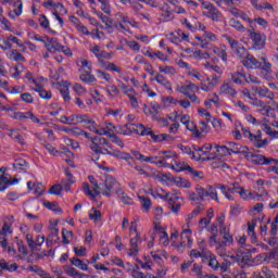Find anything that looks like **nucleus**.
I'll list each match as a JSON object with an SVG mask.
<instances>
[{
  "mask_svg": "<svg viewBox=\"0 0 278 278\" xmlns=\"http://www.w3.org/2000/svg\"><path fill=\"white\" fill-rule=\"evenodd\" d=\"M97 188L103 197H112L121 192V184L112 176H106L104 182H100Z\"/></svg>",
  "mask_w": 278,
  "mask_h": 278,
  "instance_id": "obj_1",
  "label": "nucleus"
},
{
  "mask_svg": "<svg viewBox=\"0 0 278 278\" xmlns=\"http://www.w3.org/2000/svg\"><path fill=\"white\" fill-rule=\"evenodd\" d=\"M205 197H210L213 201L218 203V193L214 187L203 188L201 185H197L195 192L189 193V201H204Z\"/></svg>",
  "mask_w": 278,
  "mask_h": 278,
  "instance_id": "obj_2",
  "label": "nucleus"
},
{
  "mask_svg": "<svg viewBox=\"0 0 278 278\" xmlns=\"http://www.w3.org/2000/svg\"><path fill=\"white\" fill-rule=\"evenodd\" d=\"M211 149L212 143H205L203 147L193 146V160H195L197 162H200V160H202V162H210L212 160H216L218 155H216V152L210 153Z\"/></svg>",
  "mask_w": 278,
  "mask_h": 278,
  "instance_id": "obj_3",
  "label": "nucleus"
},
{
  "mask_svg": "<svg viewBox=\"0 0 278 278\" xmlns=\"http://www.w3.org/2000/svg\"><path fill=\"white\" fill-rule=\"evenodd\" d=\"M241 131L244 138H249L250 142H252V144L256 147V149H262L263 147H266V144H268V139H262V130H257L254 135L249 128L242 127Z\"/></svg>",
  "mask_w": 278,
  "mask_h": 278,
  "instance_id": "obj_4",
  "label": "nucleus"
},
{
  "mask_svg": "<svg viewBox=\"0 0 278 278\" xmlns=\"http://www.w3.org/2000/svg\"><path fill=\"white\" fill-rule=\"evenodd\" d=\"M88 147L93 153H96V155H101V153H103L104 147H109V149H112V146H110V142H108V139L99 136L92 137Z\"/></svg>",
  "mask_w": 278,
  "mask_h": 278,
  "instance_id": "obj_5",
  "label": "nucleus"
},
{
  "mask_svg": "<svg viewBox=\"0 0 278 278\" xmlns=\"http://www.w3.org/2000/svg\"><path fill=\"white\" fill-rule=\"evenodd\" d=\"M248 31L250 34V40H252V49H254V51H262V49L266 47V36L256 33L255 28L252 26Z\"/></svg>",
  "mask_w": 278,
  "mask_h": 278,
  "instance_id": "obj_6",
  "label": "nucleus"
},
{
  "mask_svg": "<svg viewBox=\"0 0 278 278\" xmlns=\"http://www.w3.org/2000/svg\"><path fill=\"white\" fill-rule=\"evenodd\" d=\"M224 38L227 40L228 45H230V49L239 58H244V55H247V48H244L242 43L238 42V40L229 35H224Z\"/></svg>",
  "mask_w": 278,
  "mask_h": 278,
  "instance_id": "obj_7",
  "label": "nucleus"
},
{
  "mask_svg": "<svg viewBox=\"0 0 278 278\" xmlns=\"http://www.w3.org/2000/svg\"><path fill=\"white\" fill-rule=\"evenodd\" d=\"M241 64L245 68L252 70V71H257L260 67V60H257L253 54L249 53V50H247V54L243 56H240Z\"/></svg>",
  "mask_w": 278,
  "mask_h": 278,
  "instance_id": "obj_8",
  "label": "nucleus"
},
{
  "mask_svg": "<svg viewBox=\"0 0 278 278\" xmlns=\"http://www.w3.org/2000/svg\"><path fill=\"white\" fill-rule=\"evenodd\" d=\"M202 5H204V10H207L206 13H204V16H207V18H211V21L217 22L218 18H220L222 14L216 7L212 3L202 2Z\"/></svg>",
  "mask_w": 278,
  "mask_h": 278,
  "instance_id": "obj_9",
  "label": "nucleus"
},
{
  "mask_svg": "<svg viewBox=\"0 0 278 278\" xmlns=\"http://www.w3.org/2000/svg\"><path fill=\"white\" fill-rule=\"evenodd\" d=\"M227 147H228L230 155H231V153H235L236 155L242 153L243 155H245V157H249V148L248 147L238 146V143L231 142V141L227 142Z\"/></svg>",
  "mask_w": 278,
  "mask_h": 278,
  "instance_id": "obj_10",
  "label": "nucleus"
},
{
  "mask_svg": "<svg viewBox=\"0 0 278 278\" xmlns=\"http://www.w3.org/2000/svg\"><path fill=\"white\" fill-rule=\"evenodd\" d=\"M11 5L13 10L9 12L10 18H16V16H21L23 14V1L12 0Z\"/></svg>",
  "mask_w": 278,
  "mask_h": 278,
  "instance_id": "obj_11",
  "label": "nucleus"
},
{
  "mask_svg": "<svg viewBox=\"0 0 278 278\" xmlns=\"http://www.w3.org/2000/svg\"><path fill=\"white\" fill-rule=\"evenodd\" d=\"M252 157V162L253 164H255L256 166H268V164H270V162H274V159H266V156L262 155V154H251L249 153L248 156Z\"/></svg>",
  "mask_w": 278,
  "mask_h": 278,
  "instance_id": "obj_12",
  "label": "nucleus"
},
{
  "mask_svg": "<svg viewBox=\"0 0 278 278\" xmlns=\"http://www.w3.org/2000/svg\"><path fill=\"white\" fill-rule=\"evenodd\" d=\"M129 131H135L138 136H150L151 128H147L142 124H129Z\"/></svg>",
  "mask_w": 278,
  "mask_h": 278,
  "instance_id": "obj_13",
  "label": "nucleus"
},
{
  "mask_svg": "<svg viewBox=\"0 0 278 278\" xmlns=\"http://www.w3.org/2000/svg\"><path fill=\"white\" fill-rule=\"evenodd\" d=\"M47 38V43H46V49L48 51H58L59 53H61L64 49V46L60 45V42L58 41V39H53V38Z\"/></svg>",
  "mask_w": 278,
  "mask_h": 278,
  "instance_id": "obj_14",
  "label": "nucleus"
},
{
  "mask_svg": "<svg viewBox=\"0 0 278 278\" xmlns=\"http://www.w3.org/2000/svg\"><path fill=\"white\" fill-rule=\"evenodd\" d=\"M72 184H75V177H73V174L71 172L65 170V178L61 180V186L65 192H68L71 190Z\"/></svg>",
  "mask_w": 278,
  "mask_h": 278,
  "instance_id": "obj_15",
  "label": "nucleus"
},
{
  "mask_svg": "<svg viewBox=\"0 0 278 278\" xmlns=\"http://www.w3.org/2000/svg\"><path fill=\"white\" fill-rule=\"evenodd\" d=\"M142 242L140 235L137 233L136 237L130 239V249L128 251V255L132 257L134 255H138V244Z\"/></svg>",
  "mask_w": 278,
  "mask_h": 278,
  "instance_id": "obj_16",
  "label": "nucleus"
},
{
  "mask_svg": "<svg viewBox=\"0 0 278 278\" xmlns=\"http://www.w3.org/2000/svg\"><path fill=\"white\" fill-rule=\"evenodd\" d=\"M97 186L99 185H94L93 191H92L90 190V185H88V182H84L83 191L85 192V194H87V197H92V199H94V197H99V194H101V191H99V188Z\"/></svg>",
  "mask_w": 278,
  "mask_h": 278,
  "instance_id": "obj_17",
  "label": "nucleus"
},
{
  "mask_svg": "<svg viewBox=\"0 0 278 278\" xmlns=\"http://www.w3.org/2000/svg\"><path fill=\"white\" fill-rule=\"evenodd\" d=\"M108 155H112V157H116L117 160H125V162H129L131 160V154L127 152H121L119 150H111V152H106Z\"/></svg>",
  "mask_w": 278,
  "mask_h": 278,
  "instance_id": "obj_18",
  "label": "nucleus"
},
{
  "mask_svg": "<svg viewBox=\"0 0 278 278\" xmlns=\"http://www.w3.org/2000/svg\"><path fill=\"white\" fill-rule=\"evenodd\" d=\"M258 62H260V66H258L260 71H264L265 73H270V68H273V64L268 62V58L265 54L258 58Z\"/></svg>",
  "mask_w": 278,
  "mask_h": 278,
  "instance_id": "obj_19",
  "label": "nucleus"
},
{
  "mask_svg": "<svg viewBox=\"0 0 278 278\" xmlns=\"http://www.w3.org/2000/svg\"><path fill=\"white\" fill-rule=\"evenodd\" d=\"M201 251L191 250L189 255L190 257H207L210 255V251L205 250V243H200Z\"/></svg>",
  "mask_w": 278,
  "mask_h": 278,
  "instance_id": "obj_20",
  "label": "nucleus"
},
{
  "mask_svg": "<svg viewBox=\"0 0 278 278\" xmlns=\"http://www.w3.org/2000/svg\"><path fill=\"white\" fill-rule=\"evenodd\" d=\"M220 94H228L229 97L236 98L238 94V91L233 87H231L229 84H224L219 88Z\"/></svg>",
  "mask_w": 278,
  "mask_h": 278,
  "instance_id": "obj_21",
  "label": "nucleus"
},
{
  "mask_svg": "<svg viewBox=\"0 0 278 278\" xmlns=\"http://www.w3.org/2000/svg\"><path fill=\"white\" fill-rule=\"evenodd\" d=\"M170 197L169 193H166L165 194V199L168 201L169 203V208L172 212H174V214H178V212L181 210V204L180 203H177L175 202V199L177 198H168Z\"/></svg>",
  "mask_w": 278,
  "mask_h": 278,
  "instance_id": "obj_22",
  "label": "nucleus"
},
{
  "mask_svg": "<svg viewBox=\"0 0 278 278\" xmlns=\"http://www.w3.org/2000/svg\"><path fill=\"white\" fill-rule=\"evenodd\" d=\"M227 48L225 46L222 47H215L213 48V53H215V55H217L218 58H220L225 64H227Z\"/></svg>",
  "mask_w": 278,
  "mask_h": 278,
  "instance_id": "obj_23",
  "label": "nucleus"
},
{
  "mask_svg": "<svg viewBox=\"0 0 278 278\" xmlns=\"http://www.w3.org/2000/svg\"><path fill=\"white\" fill-rule=\"evenodd\" d=\"M231 79L233 84H238L239 86H242L243 81L247 79V74L244 72H237L231 74Z\"/></svg>",
  "mask_w": 278,
  "mask_h": 278,
  "instance_id": "obj_24",
  "label": "nucleus"
},
{
  "mask_svg": "<svg viewBox=\"0 0 278 278\" xmlns=\"http://www.w3.org/2000/svg\"><path fill=\"white\" fill-rule=\"evenodd\" d=\"M131 154L139 162H151V160H157V156H144V155H142V153H140L139 151H136V150H131Z\"/></svg>",
  "mask_w": 278,
  "mask_h": 278,
  "instance_id": "obj_25",
  "label": "nucleus"
},
{
  "mask_svg": "<svg viewBox=\"0 0 278 278\" xmlns=\"http://www.w3.org/2000/svg\"><path fill=\"white\" fill-rule=\"evenodd\" d=\"M228 192H230V194H240L241 199H247V191H244V189H242V187H238L236 186V184L232 185V187L228 188Z\"/></svg>",
  "mask_w": 278,
  "mask_h": 278,
  "instance_id": "obj_26",
  "label": "nucleus"
},
{
  "mask_svg": "<svg viewBox=\"0 0 278 278\" xmlns=\"http://www.w3.org/2000/svg\"><path fill=\"white\" fill-rule=\"evenodd\" d=\"M65 273L70 277H74V278H84V277H86V274H81V273L77 271V269H75L72 266H66L65 267Z\"/></svg>",
  "mask_w": 278,
  "mask_h": 278,
  "instance_id": "obj_27",
  "label": "nucleus"
},
{
  "mask_svg": "<svg viewBox=\"0 0 278 278\" xmlns=\"http://www.w3.org/2000/svg\"><path fill=\"white\" fill-rule=\"evenodd\" d=\"M154 79L161 86H164V88H166L167 90H172L173 89L172 86H170V81H168V79H166V77H164L162 74H157Z\"/></svg>",
  "mask_w": 278,
  "mask_h": 278,
  "instance_id": "obj_28",
  "label": "nucleus"
},
{
  "mask_svg": "<svg viewBox=\"0 0 278 278\" xmlns=\"http://www.w3.org/2000/svg\"><path fill=\"white\" fill-rule=\"evenodd\" d=\"M71 264L73 266H76V268H79L80 270H88V264L84 263L80 258L73 257L70 260Z\"/></svg>",
  "mask_w": 278,
  "mask_h": 278,
  "instance_id": "obj_29",
  "label": "nucleus"
},
{
  "mask_svg": "<svg viewBox=\"0 0 278 278\" xmlns=\"http://www.w3.org/2000/svg\"><path fill=\"white\" fill-rule=\"evenodd\" d=\"M206 260H208V266L213 268V270H218L220 268V263H218L216 256L212 255V252H210Z\"/></svg>",
  "mask_w": 278,
  "mask_h": 278,
  "instance_id": "obj_30",
  "label": "nucleus"
},
{
  "mask_svg": "<svg viewBox=\"0 0 278 278\" xmlns=\"http://www.w3.org/2000/svg\"><path fill=\"white\" fill-rule=\"evenodd\" d=\"M217 223L219 225L220 236H225V233H229V231H227V227H225V214H222V216H217Z\"/></svg>",
  "mask_w": 278,
  "mask_h": 278,
  "instance_id": "obj_31",
  "label": "nucleus"
},
{
  "mask_svg": "<svg viewBox=\"0 0 278 278\" xmlns=\"http://www.w3.org/2000/svg\"><path fill=\"white\" fill-rule=\"evenodd\" d=\"M90 220H93V223H100L101 220V211L92 207L89 213Z\"/></svg>",
  "mask_w": 278,
  "mask_h": 278,
  "instance_id": "obj_32",
  "label": "nucleus"
},
{
  "mask_svg": "<svg viewBox=\"0 0 278 278\" xmlns=\"http://www.w3.org/2000/svg\"><path fill=\"white\" fill-rule=\"evenodd\" d=\"M162 10V18L164 21H173V13H170V10L168 8V4H165L161 8Z\"/></svg>",
  "mask_w": 278,
  "mask_h": 278,
  "instance_id": "obj_33",
  "label": "nucleus"
},
{
  "mask_svg": "<svg viewBox=\"0 0 278 278\" xmlns=\"http://www.w3.org/2000/svg\"><path fill=\"white\" fill-rule=\"evenodd\" d=\"M229 25H230V27H232L233 29H237V31H245V30H247V29L244 28V26L240 23V21H238V20H236V18H230Z\"/></svg>",
  "mask_w": 278,
  "mask_h": 278,
  "instance_id": "obj_34",
  "label": "nucleus"
},
{
  "mask_svg": "<svg viewBox=\"0 0 278 278\" xmlns=\"http://www.w3.org/2000/svg\"><path fill=\"white\" fill-rule=\"evenodd\" d=\"M13 167L17 168V170H25L27 168V161L25 159H16Z\"/></svg>",
  "mask_w": 278,
  "mask_h": 278,
  "instance_id": "obj_35",
  "label": "nucleus"
},
{
  "mask_svg": "<svg viewBox=\"0 0 278 278\" xmlns=\"http://www.w3.org/2000/svg\"><path fill=\"white\" fill-rule=\"evenodd\" d=\"M216 153L220 155V157H225V155H231V152H229V148L227 146H215Z\"/></svg>",
  "mask_w": 278,
  "mask_h": 278,
  "instance_id": "obj_36",
  "label": "nucleus"
},
{
  "mask_svg": "<svg viewBox=\"0 0 278 278\" xmlns=\"http://www.w3.org/2000/svg\"><path fill=\"white\" fill-rule=\"evenodd\" d=\"M10 60H14V62H25V56L21 54V52L16 50H12L10 52Z\"/></svg>",
  "mask_w": 278,
  "mask_h": 278,
  "instance_id": "obj_37",
  "label": "nucleus"
},
{
  "mask_svg": "<svg viewBox=\"0 0 278 278\" xmlns=\"http://www.w3.org/2000/svg\"><path fill=\"white\" fill-rule=\"evenodd\" d=\"M146 55L151 59L157 58L159 60H162V62H166V60H168V58L166 55H164V53H162L161 51H157L154 53L148 51V52H146Z\"/></svg>",
  "mask_w": 278,
  "mask_h": 278,
  "instance_id": "obj_38",
  "label": "nucleus"
},
{
  "mask_svg": "<svg viewBox=\"0 0 278 278\" xmlns=\"http://www.w3.org/2000/svg\"><path fill=\"white\" fill-rule=\"evenodd\" d=\"M173 170H176V173H182V170H188L190 168V165L188 163H176L175 165H172Z\"/></svg>",
  "mask_w": 278,
  "mask_h": 278,
  "instance_id": "obj_39",
  "label": "nucleus"
},
{
  "mask_svg": "<svg viewBox=\"0 0 278 278\" xmlns=\"http://www.w3.org/2000/svg\"><path fill=\"white\" fill-rule=\"evenodd\" d=\"M191 273L198 278H203V266L194 263Z\"/></svg>",
  "mask_w": 278,
  "mask_h": 278,
  "instance_id": "obj_40",
  "label": "nucleus"
},
{
  "mask_svg": "<svg viewBox=\"0 0 278 278\" xmlns=\"http://www.w3.org/2000/svg\"><path fill=\"white\" fill-rule=\"evenodd\" d=\"M193 58H195V60H210V53L207 52H203L202 50H195L193 51Z\"/></svg>",
  "mask_w": 278,
  "mask_h": 278,
  "instance_id": "obj_41",
  "label": "nucleus"
},
{
  "mask_svg": "<svg viewBox=\"0 0 278 278\" xmlns=\"http://www.w3.org/2000/svg\"><path fill=\"white\" fill-rule=\"evenodd\" d=\"M60 121H61V123H63V125H75L76 116H75V114L71 115L70 117L66 115H62Z\"/></svg>",
  "mask_w": 278,
  "mask_h": 278,
  "instance_id": "obj_42",
  "label": "nucleus"
},
{
  "mask_svg": "<svg viewBox=\"0 0 278 278\" xmlns=\"http://www.w3.org/2000/svg\"><path fill=\"white\" fill-rule=\"evenodd\" d=\"M68 238H73V231L66 230V228L62 229V242L63 244H71V241H68Z\"/></svg>",
  "mask_w": 278,
  "mask_h": 278,
  "instance_id": "obj_43",
  "label": "nucleus"
},
{
  "mask_svg": "<svg viewBox=\"0 0 278 278\" xmlns=\"http://www.w3.org/2000/svg\"><path fill=\"white\" fill-rule=\"evenodd\" d=\"M201 212H203V206H197L188 216H187V225H190V220L194 217V216H199L201 214Z\"/></svg>",
  "mask_w": 278,
  "mask_h": 278,
  "instance_id": "obj_44",
  "label": "nucleus"
},
{
  "mask_svg": "<svg viewBox=\"0 0 278 278\" xmlns=\"http://www.w3.org/2000/svg\"><path fill=\"white\" fill-rule=\"evenodd\" d=\"M58 225V223H55L54 225H50V233L48 236V238L54 240V238H56V240H60V237H58V233H60V229H58L55 226Z\"/></svg>",
  "mask_w": 278,
  "mask_h": 278,
  "instance_id": "obj_45",
  "label": "nucleus"
},
{
  "mask_svg": "<svg viewBox=\"0 0 278 278\" xmlns=\"http://www.w3.org/2000/svg\"><path fill=\"white\" fill-rule=\"evenodd\" d=\"M80 79L85 84H94V81H97V78L94 77V75H91L89 73H85V74L80 75Z\"/></svg>",
  "mask_w": 278,
  "mask_h": 278,
  "instance_id": "obj_46",
  "label": "nucleus"
},
{
  "mask_svg": "<svg viewBox=\"0 0 278 278\" xmlns=\"http://www.w3.org/2000/svg\"><path fill=\"white\" fill-rule=\"evenodd\" d=\"M210 121V117H206V121H200V131H202V134H210V125H207Z\"/></svg>",
  "mask_w": 278,
  "mask_h": 278,
  "instance_id": "obj_47",
  "label": "nucleus"
},
{
  "mask_svg": "<svg viewBox=\"0 0 278 278\" xmlns=\"http://www.w3.org/2000/svg\"><path fill=\"white\" fill-rule=\"evenodd\" d=\"M258 97H266L273 101V99H275V93H273L268 88H263L260 90Z\"/></svg>",
  "mask_w": 278,
  "mask_h": 278,
  "instance_id": "obj_48",
  "label": "nucleus"
},
{
  "mask_svg": "<svg viewBox=\"0 0 278 278\" xmlns=\"http://www.w3.org/2000/svg\"><path fill=\"white\" fill-rule=\"evenodd\" d=\"M103 66L105 71H112L113 73H121V68H118V66H116V64L114 63L103 62Z\"/></svg>",
  "mask_w": 278,
  "mask_h": 278,
  "instance_id": "obj_49",
  "label": "nucleus"
},
{
  "mask_svg": "<svg viewBox=\"0 0 278 278\" xmlns=\"http://www.w3.org/2000/svg\"><path fill=\"white\" fill-rule=\"evenodd\" d=\"M62 190H64L62 185H54L50 188L49 193L50 194H55L56 197H60L62 194Z\"/></svg>",
  "mask_w": 278,
  "mask_h": 278,
  "instance_id": "obj_50",
  "label": "nucleus"
},
{
  "mask_svg": "<svg viewBox=\"0 0 278 278\" xmlns=\"http://www.w3.org/2000/svg\"><path fill=\"white\" fill-rule=\"evenodd\" d=\"M159 236H160V242L164 244V247H168V233L164 230H159Z\"/></svg>",
  "mask_w": 278,
  "mask_h": 278,
  "instance_id": "obj_51",
  "label": "nucleus"
},
{
  "mask_svg": "<svg viewBox=\"0 0 278 278\" xmlns=\"http://www.w3.org/2000/svg\"><path fill=\"white\" fill-rule=\"evenodd\" d=\"M109 138L111 139V142H113L114 144H117V147H121V149L125 147V143H123V140H121L118 136L111 134L109 135Z\"/></svg>",
  "mask_w": 278,
  "mask_h": 278,
  "instance_id": "obj_52",
  "label": "nucleus"
},
{
  "mask_svg": "<svg viewBox=\"0 0 278 278\" xmlns=\"http://www.w3.org/2000/svg\"><path fill=\"white\" fill-rule=\"evenodd\" d=\"M228 245L226 243H224V241H217V243L215 244V249L218 253V255H225V248H227Z\"/></svg>",
  "mask_w": 278,
  "mask_h": 278,
  "instance_id": "obj_53",
  "label": "nucleus"
},
{
  "mask_svg": "<svg viewBox=\"0 0 278 278\" xmlns=\"http://www.w3.org/2000/svg\"><path fill=\"white\" fill-rule=\"evenodd\" d=\"M150 136L154 142H164V138H168L167 134L154 135L153 130H151Z\"/></svg>",
  "mask_w": 278,
  "mask_h": 278,
  "instance_id": "obj_54",
  "label": "nucleus"
},
{
  "mask_svg": "<svg viewBox=\"0 0 278 278\" xmlns=\"http://www.w3.org/2000/svg\"><path fill=\"white\" fill-rule=\"evenodd\" d=\"M118 199H121V201H123L125 203V205H129V201H131V199L129 197H127V194L125 193V191H123V189H119V192L116 193Z\"/></svg>",
  "mask_w": 278,
  "mask_h": 278,
  "instance_id": "obj_55",
  "label": "nucleus"
},
{
  "mask_svg": "<svg viewBox=\"0 0 278 278\" xmlns=\"http://www.w3.org/2000/svg\"><path fill=\"white\" fill-rule=\"evenodd\" d=\"M139 199L141 201L142 207H144V210H147V212H149V210L151 208V199H149L147 197H139Z\"/></svg>",
  "mask_w": 278,
  "mask_h": 278,
  "instance_id": "obj_56",
  "label": "nucleus"
},
{
  "mask_svg": "<svg viewBox=\"0 0 278 278\" xmlns=\"http://www.w3.org/2000/svg\"><path fill=\"white\" fill-rule=\"evenodd\" d=\"M182 236H185V238L187 239L188 249H192V239L190 238V236H192V230H190V229H185V230L182 231Z\"/></svg>",
  "mask_w": 278,
  "mask_h": 278,
  "instance_id": "obj_57",
  "label": "nucleus"
},
{
  "mask_svg": "<svg viewBox=\"0 0 278 278\" xmlns=\"http://www.w3.org/2000/svg\"><path fill=\"white\" fill-rule=\"evenodd\" d=\"M17 250L22 253L23 257L28 255L27 247L23 243V241H17Z\"/></svg>",
  "mask_w": 278,
  "mask_h": 278,
  "instance_id": "obj_58",
  "label": "nucleus"
},
{
  "mask_svg": "<svg viewBox=\"0 0 278 278\" xmlns=\"http://www.w3.org/2000/svg\"><path fill=\"white\" fill-rule=\"evenodd\" d=\"M106 90H108L109 94H111V97H118V94H121L118 87H116L114 85L106 87Z\"/></svg>",
  "mask_w": 278,
  "mask_h": 278,
  "instance_id": "obj_59",
  "label": "nucleus"
},
{
  "mask_svg": "<svg viewBox=\"0 0 278 278\" xmlns=\"http://www.w3.org/2000/svg\"><path fill=\"white\" fill-rule=\"evenodd\" d=\"M27 116H30L29 115V112H15L13 114V118H15V121H25V118H27Z\"/></svg>",
  "mask_w": 278,
  "mask_h": 278,
  "instance_id": "obj_60",
  "label": "nucleus"
},
{
  "mask_svg": "<svg viewBox=\"0 0 278 278\" xmlns=\"http://www.w3.org/2000/svg\"><path fill=\"white\" fill-rule=\"evenodd\" d=\"M97 75L100 79H104L105 81H109V83L112 81V76H110L106 72L98 70Z\"/></svg>",
  "mask_w": 278,
  "mask_h": 278,
  "instance_id": "obj_61",
  "label": "nucleus"
},
{
  "mask_svg": "<svg viewBox=\"0 0 278 278\" xmlns=\"http://www.w3.org/2000/svg\"><path fill=\"white\" fill-rule=\"evenodd\" d=\"M60 92L65 103H68V101H71V93L68 92V88L64 87L60 89Z\"/></svg>",
  "mask_w": 278,
  "mask_h": 278,
  "instance_id": "obj_62",
  "label": "nucleus"
},
{
  "mask_svg": "<svg viewBox=\"0 0 278 278\" xmlns=\"http://www.w3.org/2000/svg\"><path fill=\"white\" fill-rule=\"evenodd\" d=\"M39 25L43 27V29H49V20L45 15L39 16Z\"/></svg>",
  "mask_w": 278,
  "mask_h": 278,
  "instance_id": "obj_63",
  "label": "nucleus"
},
{
  "mask_svg": "<svg viewBox=\"0 0 278 278\" xmlns=\"http://www.w3.org/2000/svg\"><path fill=\"white\" fill-rule=\"evenodd\" d=\"M21 99L25 103H34V97L29 92L22 93Z\"/></svg>",
  "mask_w": 278,
  "mask_h": 278,
  "instance_id": "obj_64",
  "label": "nucleus"
}]
</instances>
